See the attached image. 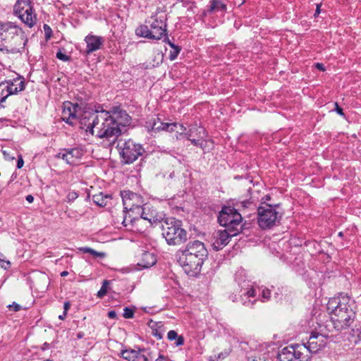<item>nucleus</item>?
<instances>
[{
    "mask_svg": "<svg viewBox=\"0 0 361 361\" xmlns=\"http://www.w3.org/2000/svg\"><path fill=\"white\" fill-rule=\"evenodd\" d=\"M85 41L87 44L86 53L87 54L99 49L103 44L102 37L95 35L86 36Z\"/></svg>",
    "mask_w": 361,
    "mask_h": 361,
    "instance_id": "24",
    "label": "nucleus"
},
{
    "mask_svg": "<svg viewBox=\"0 0 361 361\" xmlns=\"http://www.w3.org/2000/svg\"><path fill=\"white\" fill-rule=\"evenodd\" d=\"M256 290L253 288L247 290H241L239 300L235 296L232 300L233 302H240L243 305L248 307H252L257 301Z\"/></svg>",
    "mask_w": 361,
    "mask_h": 361,
    "instance_id": "20",
    "label": "nucleus"
},
{
    "mask_svg": "<svg viewBox=\"0 0 361 361\" xmlns=\"http://www.w3.org/2000/svg\"><path fill=\"white\" fill-rule=\"evenodd\" d=\"M204 138H198V137H193V138H190V139H188L195 146H197V147H200L201 148H202V140H203Z\"/></svg>",
    "mask_w": 361,
    "mask_h": 361,
    "instance_id": "36",
    "label": "nucleus"
},
{
    "mask_svg": "<svg viewBox=\"0 0 361 361\" xmlns=\"http://www.w3.org/2000/svg\"><path fill=\"white\" fill-rule=\"evenodd\" d=\"M241 204L243 207H249L252 205V202L250 201H243L241 202Z\"/></svg>",
    "mask_w": 361,
    "mask_h": 361,
    "instance_id": "49",
    "label": "nucleus"
},
{
    "mask_svg": "<svg viewBox=\"0 0 361 361\" xmlns=\"http://www.w3.org/2000/svg\"><path fill=\"white\" fill-rule=\"evenodd\" d=\"M147 127L148 128L149 130L155 133L161 130L173 132L176 125L171 123H163L159 118H155L149 121Z\"/></svg>",
    "mask_w": 361,
    "mask_h": 361,
    "instance_id": "22",
    "label": "nucleus"
},
{
    "mask_svg": "<svg viewBox=\"0 0 361 361\" xmlns=\"http://www.w3.org/2000/svg\"><path fill=\"white\" fill-rule=\"evenodd\" d=\"M66 316H67V313H66V312H63V314H61V315H59V319H61V320H64V319H65V318L66 317Z\"/></svg>",
    "mask_w": 361,
    "mask_h": 361,
    "instance_id": "58",
    "label": "nucleus"
},
{
    "mask_svg": "<svg viewBox=\"0 0 361 361\" xmlns=\"http://www.w3.org/2000/svg\"><path fill=\"white\" fill-rule=\"evenodd\" d=\"M150 23V31L152 39H160L166 35V17L164 13H157L152 16Z\"/></svg>",
    "mask_w": 361,
    "mask_h": 361,
    "instance_id": "13",
    "label": "nucleus"
},
{
    "mask_svg": "<svg viewBox=\"0 0 361 361\" xmlns=\"http://www.w3.org/2000/svg\"><path fill=\"white\" fill-rule=\"evenodd\" d=\"M178 335L177 332L174 330H171L167 334V338L169 341L175 340L176 338H178Z\"/></svg>",
    "mask_w": 361,
    "mask_h": 361,
    "instance_id": "39",
    "label": "nucleus"
},
{
    "mask_svg": "<svg viewBox=\"0 0 361 361\" xmlns=\"http://www.w3.org/2000/svg\"><path fill=\"white\" fill-rule=\"evenodd\" d=\"M174 341V344L176 346H180L184 343V338L183 336H178V338H176Z\"/></svg>",
    "mask_w": 361,
    "mask_h": 361,
    "instance_id": "40",
    "label": "nucleus"
},
{
    "mask_svg": "<svg viewBox=\"0 0 361 361\" xmlns=\"http://www.w3.org/2000/svg\"><path fill=\"white\" fill-rule=\"evenodd\" d=\"M157 262L156 256L149 252L142 253L140 262L137 265L142 268H149L154 265Z\"/></svg>",
    "mask_w": 361,
    "mask_h": 361,
    "instance_id": "26",
    "label": "nucleus"
},
{
    "mask_svg": "<svg viewBox=\"0 0 361 361\" xmlns=\"http://www.w3.org/2000/svg\"><path fill=\"white\" fill-rule=\"evenodd\" d=\"M316 68L322 71H324L325 70L324 65L322 63H316Z\"/></svg>",
    "mask_w": 361,
    "mask_h": 361,
    "instance_id": "55",
    "label": "nucleus"
},
{
    "mask_svg": "<svg viewBox=\"0 0 361 361\" xmlns=\"http://www.w3.org/2000/svg\"><path fill=\"white\" fill-rule=\"evenodd\" d=\"M9 307L11 310H13L15 312H18L20 310V306L16 302H13L12 305H9Z\"/></svg>",
    "mask_w": 361,
    "mask_h": 361,
    "instance_id": "41",
    "label": "nucleus"
},
{
    "mask_svg": "<svg viewBox=\"0 0 361 361\" xmlns=\"http://www.w3.org/2000/svg\"><path fill=\"white\" fill-rule=\"evenodd\" d=\"M13 12L29 27H32L37 23V16L30 0H18Z\"/></svg>",
    "mask_w": 361,
    "mask_h": 361,
    "instance_id": "9",
    "label": "nucleus"
},
{
    "mask_svg": "<svg viewBox=\"0 0 361 361\" xmlns=\"http://www.w3.org/2000/svg\"><path fill=\"white\" fill-rule=\"evenodd\" d=\"M327 310L330 314V321L326 326H332L337 331L347 329L355 320V302L347 295L340 294L338 297L330 298L327 303Z\"/></svg>",
    "mask_w": 361,
    "mask_h": 361,
    "instance_id": "1",
    "label": "nucleus"
},
{
    "mask_svg": "<svg viewBox=\"0 0 361 361\" xmlns=\"http://www.w3.org/2000/svg\"><path fill=\"white\" fill-rule=\"evenodd\" d=\"M112 199L111 195L104 194L100 192L99 193L94 194L92 195V201L94 204L99 207H105L107 205L108 202Z\"/></svg>",
    "mask_w": 361,
    "mask_h": 361,
    "instance_id": "28",
    "label": "nucleus"
},
{
    "mask_svg": "<svg viewBox=\"0 0 361 361\" xmlns=\"http://www.w3.org/2000/svg\"><path fill=\"white\" fill-rule=\"evenodd\" d=\"M108 283H109L108 281H104L102 288H100V290L97 293L98 297L102 298V297H103L104 295H105L106 294L107 290H106V286Z\"/></svg>",
    "mask_w": 361,
    "mask_h": 361,
    "instance_id": "34",
    "label": "nucleus"
},
{
    "mask_svg": "<svg viewBox=\"0 0 361 361\" xmlns=\"http://www.w3.org/2000/svg\"><path fill=\"white\" fill-rule=\"evenodd\" d=\"M1 262H3V264L1 265V267L3 268H4L5 269H7L10 267V265H11V263L9 261H5L4 259L1 261Z\"/></svg>",
    "mask_w": 361,
    "mask_h": 361,
    "instance_id": "43",
    "label": "nucleus"
},
{
    "mask_svg": "<svg viewBox=\"0 0 361 361\" xmlns=\"http://www.w3.org/2000/svg\"><path fill=\"white\" fill-rule=\"evenodd\" d=\"M180 48L178 47H176L175 49H173V50H171L169 53V59L171 61H173L175 60L178 54L180 53Z\"/></svg>",
    "mask_w": 361,
    "mask_h": 361,
    "instance_id": "35",
    "label": "nucleus"
},
{
    "mask_svg": "<svg viewBox=\"0 0 361 361\" xmlns=\"http://www.w3.org/2000/svg\"><path fill=\"white\" fill-rule=\"evenodd\" d=\"M6 88V94L0 99V107H4L2 105L6 98L11 94L18 93L25 89L24 78L21 76H18L13 80H6L0 82V89Z\"/></svg>",
    "mask_w": 361,
    "mask_h": 361,
    "instance_id": "12",
    "label": "nucleus"
},
{
    "mask_svg": "<svg viewBox=\"0 0 361 361\" xmlns=\"http://www.w3.org/2000/svg\"><path fill=\"white\" fill-rule=\"evenodd\" d=\"M155 336L158 338V339H161L162 338L161 335L160 334H155Z\"/></svg>",
    "mask_w": 361,
    "mask_h": 361,
    "instance_id": "62",
    "label": "nucleus"
},
{
    "mask_svg": "<svg viewBox=\"0 0 361 361\" xmlns=\"http://www.w3.org/2000/svg\"><path fill=\"white\" fill-rule=\"evenodd\" d=\"M164 42H167V43L169 44V46H170L172 49H175V48H176V47H178V46L175 45V44H174L173 43H172V42H171L168 38H166V39H164Z\"/></svg>",
    "mask_w": 361,
    "mask_h": 361,
    "instance_id": "51",
    "label": "nucleus"
},
{
    "mask_svg": "<svg viewBox=\"0 0 361 361\" xmlns=\"http://www.w3.org/2000/svg\"><path fill=\"white\" fill-rule=\"evenodd\" d=\"M208 11L212 13L216 12L225 13L227 6L221 0H211L208 4Z\"/></svg>",
    "mask_w": 361,
    "mask_h": 361,
    "instance_id": "27",
    "label": "nucleus"
},
{
    "mask_svg": "<svg viewBox=\"0 0 361 361\" xmlns=\"http://www.w3.org/2000/svg\"><path fill=\"white\" fill-rule=\"evenodd\" d=\"M185 137L188 139L193 137L204 138L207 137V133L203 127L195 124L190 126L188 130L185 133Z\"/></svg>",
    "mask_w": 361,
    "mask_h": 361,
    "instance_id": "25",
    "label": "nucleus"
},
{
    "mask_svg": "<svg viewBox=\"0 0 361 361\" xmlns=\"http://www.w3.org/2000/svg\"><path fill=\"white\" fill-rule=\"evenodd\" d=\"M261 296L262 302L269 300L271 297V290L267 288H263L262 290Z\"/></svg>",
    "mask_w": 361,
    "mask_h": 361,
    "instance_id": "32",
    "label": "nucleus"
},
{
    "mask_svg": "<svg viewBox=\"0 0 361 361\" xmlns=\"http://www.w3.org/2000/svg\"><path fill=\"white\" fill-rule=\"evenodd\" d=\"M327 337H329V336L314 331L311 333L309 341L306 343H303L305 345V348L309 353V361H310L312 358V353H316L326 345Z\"/></svg>",
    "mask_w": 361,
    "mask_h": 361,
    "instance_id": "14",
    "label": "nucleus"
},
{
    "mask_svg": "<svg viewBox=\"0 0 361 361\" xmlns=\"http://www.w3.org/2000/svg\"><path fill=\"white\" fill-rule=\"evenodd\" d=\"M335 106H336L335 110L336 111V112L341 116H344L343 109L341 107H340L337 103H335Z\"/></svg>",
    "mask_w": 361,
    "mask_h": 361,
    "instance_id": "42",
    "label": "nucleus"
},
{
    "mask_svg": "<svg viewBox=\"0 0 361 361\" xmlns=\"http://www.w3.org/2000/svg\"><path fill=\"white\" fill-rule=\"evenodd\" d=\"M104 130H107L106 136L105 138L109 139L112 137H118L121 134L122 128H118L116 123H114V120L111 116L109 112V118L106 120L105 125H104Z\"/></svg>",
    "mask_w": 361,
    "mask_h": 361,
    "instance_id": "23",
    "label": "nucleus"
},
{
    "mask_svg": "<svg viewBox=\"0 0 361 361\" xmlns=\"http://www.w3.org/2000/svg\"><path fill=\"white\" fill-rule=\"evenodd\" d=\"M117 149L121 162L124 164H133L145 152L143 147L131 139L119 140L117 143Z\"/></svg>",
    "mask_w": 361,
    "mask_h": 361,
    "instance_id": "6",
    "label": "nucleus"
},
{
    "mask_svg": "<svg viewBox=\"0 0 361 361\" xmlns=\"http://www.w3.org/2000/svg\"><path fill=\"white\" fill-rule=\"evenodd\" d=\"M181 2L183 3V6H188L191 4L192 1H191L190 0H185L182 1Z\"/></svg>",
    "mask_w": 361,
    "mask_h": 361,
    "instance_id": "57",
    "label": "nucleus"
},
{
    "mask_svg": "<svg viewBox=\"0 0 361 361\" xmlns=\"http://www.w3.org/2000/svg\"><path fill=\"white\" fill-rule=\"evenodd\" d=\"M173 123L176 125V127H174V131H176L179 135L180 137L185 136V133L188 131L186 128L183 125L180 124V123Z\"/></svg>",
    "mask_w": 361,
    "mask_h": 361,
    "instance_id": "31",
    "label": "nucleus"
},
{
    "mask_svg": "<svg viewBox=\"0 0 361 361\" xmlns=\"http://www.w3.org/2000/svg\"><path fill=\"white\" fill-rule=\"evenodd\" d=\"M78 197V195L77 192H74V191H72V192H69L66 196V198H67V201L68 202H73L74 201L75 199H77Z\"/></svg>",
    "mask_w": 361,
    "mask_h": 361,
    "instance_id": "37",
    "label": "nucleus"
},
{
    "mask_svg": "<svg viewBox=\"0 0 361 361\" xmlns=\"http://www.w3.org/2000/svg\"><path fill=\"white\" fill-rule=\"evenodd\" d=\"M85 154V151L80 147L73 148H66L61 149L56 157L64 160L70 165H75L81 159Z\"/></svg>",
    "mask_w": 361,
    "mask_h": 361,
    "instance_id": "15",
    "label": "nucleus"
},
{
    "mask_svg": "<svg viewBox=\"0 0 361 361\" xmlns=\"http://www.w3.org/2000/svg\"><path fill=\"white\" fill-rule=\"evenodd\" d=\"M162 235L169 245H180L187 240V231L181 221L175 218H166L161 224Z\"/></svg>",
    "mask_w": 361,
    "mask_h": 361,
    "instance_id": "5",
    "label": "nucleus"
},
{
    "mask_svg": "<svg viewBox=\"0 0 361 361\" xmlns=\"http://www.w3.org/2000/svg\"><path fill=\"white\" fill-rule=\"evenodd\" d=\"M238 232L225 230H219L214 234V240L212 246L214 250H219L225 247L230 241L231 237L235 236Z\"/></svg>",
    "mask_w": 361,
    "mask_h": 361,
    "instance_id": "18",
    "label": "nucleus"
},
{
    "mask_svg": "<svg viewBox=\"0 0 361 361\" xmlns=\"http://www.w3.org/2000/svg\"><path fill=\"white\" fill-rule=\"evenodd\" d=\"M242 220V215L231 206L222 207L218 216L219 224L232 231L238 232L241 228Z\"/></svg>",
    "mask_w": 361,
    "mask_h": 361,
    "instance_id": "7",
    "label": "nucleus"
},
{
    "mask_svg": "<svg viewBox=\"0 0 361 361\" xmlns=\"http://www.w3.org/2000/svg\"><path fill=\"white\" fill-rule=\"evenodd\" d=\"M78 250L83 253H89L94 256V257H100L103 258L106 256L105 252H97L90 247H81L78 248Z\"/></svg>",
    "mask_w": 361,
    "mask_h": 361,
    "instance_id": "30",
    "label": "nucleus"
},
{
    "mask_svg": "<svg viewBox=\"0 0 361 361\" xmlns=\"http://www.w3.org/2000/svg\"><path fill=\"white\" fill-rule=\"evenodd\" d=\"M70 307H71V303L69 301H66L63 304V312H66L67 313L68 310L70 309Z\"/></svg>",
    "mask_w": 361,
    "mask_h": 361,
    "instance_id": "44",
    "label": "nucleus"
},
{
    "mask_svg": "<svg viewBox=\"0 0 361 361\" xmlns=\"http://www.w3.org/2000/svg\"><path fill=\"white\" fill-rule=\"evenodd\" d=\"M207 255L208 252L204 244L200 240L189 242L185 248L176 252L179 264L188 275L192 276L200 271Z\"/></svg>",
    "mask_w": 361,
    "mask_h": 361,
    "instance_id": "2",
    "label": "nucleus"
},
{
    "mask_svg": "<svg viewBox=\"0 0 361 361\" xmlns=\"http://www.w3.org/2000/svg\"><path fill=\"white\" fill-rule=\"evenodd\" d=\"M4 255L0 252V262L3 259Z\"/></svg>",
    "mask_w": 361,
    "mask_h": 361,
    "instance_id": "63",
    "label": "nucleus"
},
{
    "mask_svg": "<svg viewBox=\"0 0 361 361\" xmlns=\"http://www.w3.org/2000/svg\"><path fill=\"white\" fill-rule=\"evenodd\" d=\"M135 33L139 37L152 39V35L150 29H149L148 26L145 25H141L137 27L135 30Z\"/></svg>",
    "mask_w": 361,
    "mask_h": 361,
    "instance_id": "29",
    "label": "nucleus"
},
{
    "mask_svg": "<svg viewBox=\"0 0 361 361\" xmlns=\"http://www.w3.org/2000/svg\"><path fill=\"white\" fill-rule=\"evenodd\" d=\"M121 356L128 361H149L150 353L146 349H127L121 352Z\"/></svg>",
    "mask_w": 361,
    "mask_h": 361,
    "instance_id": "19",
    "label": "nucleus"
},
{
    "mask_svg": "<svg viewBox=\"0 0 361 361\" xmlns=\"http://www.w3.org/2000/svg\"><path fill=\"white\" fill-rule=\"evenodd\" d=\"M140 218L148 221L152 225L161 223L165 217V214L150 205L145 204L140 212Z\"/></svg>",
    "mask_w": 361,
    "mask_h": 361,
    "instance_id": "17",
    "label": "nucleus"
},
{
    "mask_svg": "<svg viewBox=\"0 0 361 361\" xmlns=\"http://www.w3.org/2000/svg\"><path fill=\"white\" fill-rule=\"evenodd\" d=\"M109 118V111L104 110H96V116L94 118V124L92 126V135H95L99 138H104L106 136L107 130H104V125H105L106 120Z\"/></svg>",
    "mask_w": 361,
    "mask_h": 361,
    "instance_id": "16",
    "label": "nucleus"
},
{
    "mask_svg": "<svg viewBox=\"0 0 361 361\" xmlns=\"http://www.w3.org/2000/svg\"><path fill=\"white\" fill-rule=\"evenodd\" d=\"M44 30L47 35H48L49 33L51 32V30L50 27L47 25H44Z\"/></svg>",
    "mask_w": 361,
    "mask_h": 361,
    "instance_id": "54",
    "label": "nucleus"
},
{
    "mask_svg": "<svg viewBox=\"0 0 361 361\" xmlns=\"http://www.w3.org/2000/svg\"><path fill=\"white\" fill-rule=\"evenodd\" d=\"M25 199L29 203H32L34 201V197L32 195H27Z\"/></svg>",
    "mask_w": 361,
    "mask_h": 361,
    "instance_id": "53",
    "label": "nucleus"
},
{
    "mask_svg": "<svg viewBox=\"0 0 361 361\" xmlns=\"http://www.w3.org/2000/svg\"><path fill=\"white\" fill-rule=\"evenodd\" d=\"M110 113L118 128H124L130 123V117L126 111L121 110L119 108H114V111Z\"/></svg>",
    "mask_w": 361,
    "mask_h": 361,
    "instance_id": "21",
    "label": "nucleus"
},
{
    "mask_svg": "<svg viewBox=\"0 0 361 361\" xmlns=\"http://www.w3.org/2000/svg\"><path fill=\"white\" fill-rule=\"evenodd\" d=\"M319 13H320V6L319 5H317L316 11H315L314 16H318Z\"/></svg>",
    "mask_w": 361,
    "mask_h": 361,
    "instance_id": "60",
    "label": "nucleus"
},
{
    "mask_svg": "<svg viewBox=\"0 0 361 361\" xmlns=\"http://www.w3.org/2000/svg\"><path fill=\"white\" fill-rule=\"evenodd\" d=\"M24 164V161L23 159V158L20 157L18 159V161H17V168L18 169H20L23 167Z\"/></svg>",
    "mask_w": 361,
    "mask_h": 361,
    "instance_id": "47",
    "label": "nucleus"
},
{
    "mask_svg": "<svg viewBox=\"0 0 361 361\" xmlns=\"http://www.w3.org/2000/svg\"><path fill=\"white\" fill-rule=\"evenodd\" d=\"M108 317L109 319H116V312L114 310L109 311L108 312Z\"/></svg>",
    "mask_w": 361,
    "mask_h": 361,
    "instance_id": "46",
    "label": "nucleus"
},
{
    "mask_svg": "<svg viewBox=\"0 0 361 361\" xmlns=\"http://www.w3.org/2000/svg\"><path fill=\"white\" fill-rule=\"evenodd\" d=\"M123 316L126 319H131L134 317V311L132 309L126 307L123 309Z\"/></svg>",
    "mask_w": 361,
    "mask_h": 361,
    "instance_id": "33",
    "label": "nucleus"
},
{
    "mask_svg": "<svg viewBox=\"0 0 361 361\" xmlns=\"http://www.w3.org/2000/svg\"><path fill=\"white\" fill-rule=\"evenodd\" d=\"M309 353L304 344L289 345L279 351L277 359L279 361H309Z\"/></svg>",
    "mask_w": 361,
    "mask_h": 361,
    "instance_id": "8",
    "label": "nucleus"
},
{
    "mask_svg": "<svg viewBox=\"0 0 361 361\" xmlns=\"http://www.w3.org/2000/svg\"><path fill=\"white\" fill-rule=\"evenodd\" d=\"M96 116L94 112H81V107L78 104H73L71 102H65L63 104L61 119L66 123L74 126L77 121L79 122L80 128L84 129L87 133H92V126L94 123V118Z\"/></svg>",
    "mask_w": 361,
    "mask_h": 361,
    "instance_id": "4",
    "label": "nucleus"
},
{
    "mask_svg": "<svg viewBox=\"0 0 361 361\" xmlns=\"http://www.w3.org/2000/svg\"><path fill=\"white\" fill-rule=\"evenodd\" d=\"M6 94V88H1L0 89V97L2 98L4 95Z\"/></svg>",
    "mask_w": 361,
    "mask_h": 361,
    "instance_id": "56",
    "label": "nucleus"
},
{
    "mask_svg": "<svg viewBox=\"0 0 361 361\" xmlns=\"http://www.w3.org/2000/svg\"><path fill=\"white\" fill-rule=\"evenodd\" d=\"M212 13L210 11H208V6H207V9L204 10L201 16H202V18L203 19L204 18H205L208 14H211Z\"/></svg>",
    "mask_w": 361,
    "mask_h": 361,
    "instance_id": "52",
    "label": "nucleus"
},
{
    "mask_svg": "<svg viewBox=\"0 0 361 361\" xmlns=\"http://www.w3.org/2000/svg\"><path fill=\"white\" fill-rule=\"evenodd\" d=\"M196 4L195 2H192L191 4L188 6V11L194 12V9L196 8Z\"/></svg>",
    "mask_w": 361,
    "mask_h": 361,
    "instance_id": "48",
    "label": "nucleus"
},
{
    "mask_svg": "<svg viewBox=\"0 0 361 361\" xmlns=\"http://www.w3.org/2000/svg\"><path fill=\"white\" fill-rule=\"evenodd\" d=\"M135 218H136V217H133V219H130L129 220V221H130V222H133V220H135Z\"/></svg>",
    "mask_w": 361,
    "mask_h": 361,
    "instance_id": "64",
    "label": "nucleus"
},
{
    "mask_svg": "<svg viewBox=\"0 0 361 361\" xmlns=\"http://www.w3.org/2000/svg\"><path fill=\"white\" fill-rule=\"evenodd\" d=\"M121 197L124 207L123 212H129L135 215H139L143 207L140 206V204L142 203L141 197L130 191L121 192Z\"/></svg>",
    "mask_w": 361,
    "mask_h": 361,
    "instance_id": "11",
    "label": "nucleus"
},
{
    "mask_svg": "<svg viewBox=\"0 0 361 361\" xmlns=\"http://www.w3.org/2000/svg\"><path fill=\"white\" fill-rule=\"evenodd\" d=\"M56 58L63 61H68L70 59L69 56L66 55V54L62 53L61 51H59L56 53Z\"/></svg>",
    "mask_w": 361,
    "mask_h": 361,
    "instance_id": "38",
    "label": "nucleus"
},
{
    "mask_svg": "<svg viewBox=\"0 0 361 361\" xmlns=\"http://www.w3.org/2000/svg\"><path fill=\"white\" fill-rule=\"evenodd\" d=\"M122 224L124 226H128V219H127V216H126L124 218H123V220L122 221Z\"/></svg>",
    "mask_w": 361,
    "mask_h": 361,
    "instance_id": "59",
    "label": "nucleus"
},
{
    "mask_svg": "<svg viewBox=\"0 0 361 361\" xmlns=\"http://www.w3.org/2000/svg\"><path fill=\"white\" fill-rule=\"evenodd\" d=\"M155 361H169L168 357L164 355L160 354Z\"/></svg>",
    "mask_w": 361,
    "mask_h": 361,
    "instance_id": "45",
    "label": "nucleus"
},
{
    "mask_svg": "<svg viewBox=\"0 0 361 361\" xmlns=\"http://www.w3.org/2000/svg\"><path fill=\"white\" fill-rule=\"evenodd\" d=\"M28 39L21 27L13 22H0V51L4 54H22Z\"/></svg>",
    "mask_w": 361,
    "mask_h": 361,
    "instance_id": "3",
    "label": "nucleus"
},
{
    "mask_svg": "<svg viewBox=\"0 0 361 361\" xmlns=\"http://www.w3.org/2000/svg\"><path fill=\"white\" fill-rule=\"evenodd\" d=\"M276 207L266 204L258 207V224L262 228H271L279 222L281 215L276 211Z\"/></svg>",
    "mask_w": 361,
    "mask_h": 361,
    "instance_id": "10",
    "label": "nucleus"
},
{
    "mask_svg": "<svg viewBox=\"0 0 361 361\" xmlns=\"http://www.w3.org/2000/svg\"><path fill=\"white\" fill-rule=\"evenodd\" d=\"M68 272L67 271H63L61 273V276L63 277L68 276Z\"/></svg>",
    "mask_w": 361,
    "mask_h": 361,
    "instance_id": "61",
    "label": "nucleus"
},
{
    "mask_svg": "<svg viewBox=\"0 0 361 361\" xmlns=\"http://www.w3.org/2000/svg\"><path fill=\"white\" fill-rule=\"evenodd\" d=\"M164 42H167V43L169 44V46H170L172 49H175V48H176V47H178V46L175 45V44H174L173 43H172V42H171L168 38H166V39H164Z\"/></svg>",
    "mask_w": 361,
    "mask_h": 361,
    "instance_id": "50",
    "label": "nucleus"
}]
</instances>
